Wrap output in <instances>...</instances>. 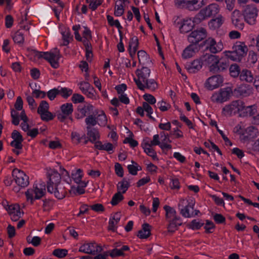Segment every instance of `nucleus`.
<instances>
[{"mask_svg":"<svg viewBox=\"0 0 259 259\" xmlns=\"http://www.w3.org/2000/svg\"><path fill=\"white\" fill-rule=\"evenodd\" d=\"M239 78L242 81L248 83H253L255 80V77H254L252 72L246 69H244L241 71Z\"/></svg>","mask_w":259,"mask_h":259,"instance_id":"31","label":"nucleus"},{"mask_svg":"<svg viewBox=\"0 0 259 259\" xmlns=\"http://www.w3.org/2000/svg\"><path fill=\"white\" fill-rule=\"evenodd\" d=\"M138 58L140 64L144 65L150 61V58L147 53L143 50H140L138 52Z\"/></svg>","mask_w":259,"mask_h":259,"instance_id":"41","label":"nucleus"},{"mask_svg":"<svg viewBox=\"0 0 259 259\" xmlns=\"http://www.w3.org/2000/svg\"><path fill=\"white\" fill-rule=\"evenodd\" d=\"M87 135L90 141L95 144L98 140H99L100 136L99 131L95 128L87 127Z\"/></svg>","mask_w":259,"mask_h":259,"instance_id":"33","label":"nucleus"},{"mask_svg":"<svg viewBox=\"0 0 259 259\" xmlns=\"http://www.w3.org/2000/svg\"><path fill=\"white\" fill-rule=\"evenodd\" d=\"M78 85L83 94L93 87L89 82L85 81L80 82Z\"/></svg>","mask_w":259,"mask_h":259,"instance_id":"61","label":"nucleus"},{"mask_svg":"<svg viewBox=\"0 0 259 259\" xmlns=\"http://www.w3.org/2000/svg\"><path fill=\"white\" fill-rule=\"evenodd\" d=\"M139 46V41L137 37H133L129 43L128 51L131 57L134 56L137 51Z\"/></svg>","mask_w":259,"mask_h":259,"instance_id":"36","label":"nucleus"},{"mask_svg":"<svg viewBox=\"0 0 259 259\" xmlns=\"http://www.w3.org/2000/svg\"><path fill=\"white\" fill-rule=\"evenodd\" d=\"M256 107L254 105L245 106L244 105L243 112L241 113L242 117L250 116L252 117L255 116L256 113Z\"/></svg>","mask_w":259,"mask_h":259,"instance_id":"39","label":"nucleus"},{"mask_svg":"<svg viewBox=\"0 0 259 259\" xmlns=\"http://www.w3.org/2000/svg\"><path fill=\"white\" fill-rule=\"evenodd\" d=\"M94 110V106L90 103H86L83 105H80L78 106V113L76 115L77 119H82L83 117L90 115Z\"/></svg>","mask_w":259,"mask_h":259,"instance_id":"21","label":"nucleus"},{"mask_svg":"<svg viewBox=\"0 0 259 259\" xmlns=\"http://www.w3.org/2000/svg\"><path fill=\"white\" fill-rule=\"evenodd\" d=\"M180 31L183 33L190 31L194 26L193 22L190 19H184L180 23Z\"/></svg>","mask_w":259,"mask_h":259,"instance_id":"30","label":"nucleus"},{"mask_svg":"<svg viewBox=\"0 0 259 259\" xmlns=\"http://www.w3.org/2000/svg\"><path fill=\"white\" fill-rule=\"evenodd\" d=\"M49 110V103L45 100L41 101L39 105V106L37 108V113L38 114H41V113L48 111Z\"/></svg>","mask_w":259,"mask_h":259,"instance_id":"51","label":"nucleus"},{"mask_svg":"<svg viewBox=\"0 0 259 259\" xmlns=\"http://www.w3.org/2000/svg\"><path fill=\"white\" fill-rule=\"evenodd\" d=\"M163 209L165 211V217L167 221L178 217L176 210L172 207L168 205H165Z\"/></svg>","mask_w":259,"mask_h":259,"instance_id":"40","label":"nucleus"},{"mask_svg":"<svg viewBox=\"0 0 259 259\" xmlns=\"http://www.w3.org/2000/svg\"><path fill=\"white\" fill-rule=\"evenodd\" d=\"M7 211L13 221H17L21 217L23 212L21 211L18 204H13L8 206Z\"/></svg>","mask_w":259,"mask_h":259,"instance_id":"20","label":"nucleus"},{"mask_svg":"<svg viewBox=\"0 0 259 259\" xmlns=\"http://www.w3.org/2000/svg\"><path fill=\"white\" fill-rule=\"evenodd\" d=\"M46 193V184L44 182H40L35 184L32 189H28L25 192V195L27 200L33 204L35 200L41 198Z\"/></svg>","mask_w":259,"mask_h":259,"instance_id":"3","label":"nucleus"},{"mask_svg":"<svg viewBox=\"0 0 259 259\" xmlns=\"http://www.w3.org/2000/svg\"><path fill=\"white\" fill-rule=\"evenodd\" d=\"M206 49L211 53L215 54L221 52L223 49V44L222 41L217 42L214 38L209 37L205 40Z\"/></svg>","mask_w":259,"mask_h":259,"instance_id":"18","label":"nucleus"},{"mask_svg":"<svg viewBox=\"0 0 259 259\" xmlns=\"http://www.w3.org/2000/svg\"><path fill=\"white\" fill-rule=\"evenodd\" d=\"M49 181L48 182L47 189L48 192L53 191V187L61 184V176L56 170H51L48 173Z\"/></svg>","mask_w":259,"mask_h":259,"instance_id":"17","label":"nucleus"},{"mask_svg":"<svg viewBox=\"0 0 259 259\" xmlns=\"http://www.w3.org/2000/svg\"><path fill=\"white\" fill-rule=\"evenodd\" d=\"M61 112L57 115V119L61 122H65L67 119L73 121L72 114L73 111V105L71 103L62 104L60 107Z\"/></svg>","mask_w":259,"mask_h":259,"instance_id":"8","label":"nucleus"},{"mask_svg":"<svg viewBox=\"0 0 259 259\" xmlns=\"http://www.w3.org/2000/svg\"><path fill=\"white\" fill-rule=\"evenodd\" d=\"M35 56L38 59L44 58L47 60L54 68H58L59 66L58 61L61 57L59 50L55 48L53 51L50 52H34Z\"/></svg>","mask_w":259,"mask_h":259,"instance_id":"4","label":"nucleus"},{"mask_svg":"<svg viewBox=\"0 0 259 259\" xmlns=\"http://www.w3.org/2000/svg\"><path fill=\"white\" fill-rule=\"evenodd\" d=\"M58 88L59 95H61L65 99L68 98L70 95H72L73 91L67 88Z\"/></svg>","mask_w":259,"mask_h":259,"instance_id":"48","label":"nucleus"},{"mask_svg":"<svg viewBox=\"0 0 259 259\" xmlns=\"http://www.w3.org/2000/svg\"><path fill=\"white\" fill-rule=\"evenodd\" d=\"M153 146L149 144V139L147 138L144 140L142 143V147L144 149V152L151 157L154 160L158 159L157 154L155 150L152 148Z\"/></svg>","mask_w":259,"mask_h":259,"instance_id":"25","label":"nucleus"},{"mask_svg":"<svg viewBox=\"0 0 259 259\" xmlns=\"http://www.w3.org/2000/svg\"><path fill=\"white\" fill-rule=\"evenodd\" d=\"M257 12L258 10L254 6H246L243 12L245 21L250 25L254 24L256 22Z\"/></svg>","mask_w":259,"mask_h":259,"instance_id":"12","label":"nucleus"},{"mask_svg":"<svg viewBox=\"0 0 259 259\" xmlns=\"http://www.w3.org/2000/svg\"><path fill=\"white\" fill-rule=\"evenodd\" d=\"M103 2V0H92L89 4V7L92 11H95Z\"/></svg>","mask_w":259,"mask_h":259,"instance_id":"62","label":"nucleus"},{"mask_svg":"<svg viewBox=\"0 0 259 259\" xmlns=\"http://www.w3.org/2000/svg\"><path fill=\"white\" fill-rule=\"evenodd\" d=\"M42 208L44 211H47L50 209L53 205V202L51 199H44L42 200Z\"/></svg>","mask_w":259,"mask_h":259,"instance_id":"64","label":"nucleus"},{"mask_svg":"<svg viewBox=\"0 0 259 259\" xmlns=\"http://www.w3.org/2000/svg\"><path fill=\"white\" fill-rule=\"evenodd\" d=\"M97 120L98 121V124L100 125L104 126L106 124L107 122V117L103 111L98 115Z\"/></svg>","mask_w":259,"mask_h":259,"instance_id":"56","label":"nucleus"},{"mask_svg":"<svg viewBox=\"0 0 259 259\" xmlns=\"http://www.w3.org/2000/svg\"><path fill=\"white\" fill-rule=\"evenodd\" d=\"M151 226L148 223L142 225V229L138 232V236L140 239H146L151 235Z\"/></svg>","mask_w":259,"mask_h":259,"instance_id":"35","label":"nucleus"},{"mask_svg":"<svg viewBox=\"0 0 259 259\" xmlns=\"http://www.w3.org/2000/svg\"><path fill=\"white\" fill-rule=\"evenodd\" d=\"M231 19L233 24L237 29H243L244 24L242 14L239 10H235L233 12Z\"/></svg>","mask_w":259,"mask_h":259,"instance_id":"23","label":"nucleus"},{"mask_svg":"<svg viewBox=\"0 0 259 259\" xmlns=\"http://www.w3.org/2000/svg\"><path fill=\"white\" fill-rule=\"evenodd\" d=\"M135 73L137 77H135L134 80L136 84H138L139 81H144V80L150 77L151 70L149 68L143 66L141 69H137Z\"/></svg>","mask_w":259,"mask_h":259,"instance_id":"19","label":"nucleus"},{"mask_svg":"<svg viewBox=\"0 0 259 259\" xmlns=\"http://www.w3.org/2000/svg\"><path fill=\"white\" fill-rule=\"evenodd\" d=\"M142 106L144 111L147 113V116L153 121H155V118L151 116V114L153 113L152 107L147 102H143Z\"/></svg>","mask_w":259,"mask_h":259,"instance_id":"52","label":"nucleus"},{"mask_svg":"<svg viewBox=\"0 0 259 259\" xmlns=\"http://www.w3.org/2000/svg\"><path fill=\"white\" fill-rule=\"evenodd\" d=\"M13 39L15 43L22 44L24 41L23 33L20 31H17L13 35Z\"/></svg>","mask_w":259,"mask_h":259,"instance_id":"47","label":"nucleus"},{"mask_svg":"<svg viewBox=\"0 0 259 259\" xmlns=\"http://www.w3.org/2000/svg\"><path fill=\"white\" fill-rule=\"evenodd\" d=\"M121 218L120 212H116L110 218L109 221L108 229L115 231L116 229V225L119 222Z\"/></svg>","mask_w":259,"mask_h":259,"instance_id":"34","label":"nucleus"},{"mask_svg":"<svg viewBox=\"0 0 259 259\" xmlns=\"http://www.w3.org/2000/svg\"><path fill=\"white\" fill-rule=\"evenodd\" d=\"M94 147L98 150L106 151L109 154H112L114 152V147L113 144L110 143L103 144L101 141L98 140L95 142Z\"/></svg>","mask_w":259,"mask_h":259,"instance_id":"29","label":"nucleus"},{"mask_svg":"<svg viewBox=\"0 0 259 259\" xmlns=\"http://www.w3.org/2000/svg\"><path fill=\"white\" fill-rule=\"evenodd\" d=\"M157 105L162 112L167 111L170 108V105L163 100L158 102Z\"/></svg>","mask_w":259,"mask_h":259,"instance_id":"59","label":"nucleus"},{"mask_svg":"<svg viewBox=\"0 0 259 259\" xmlns=\"http://www.w3.org/2000/svg\"><path fill=\"white\" fill-rule=\"evenodd\" d=\"M136 85L139 90L143 91L146 89L150 92H154L158 88L157 81L154 79L150 78V77L144 80V81H139Z\"/></svg>","mask_w":259,"mask_h":259,"instance_id":"15","label":"nucleus"},{"mask_svg":"<svg viewBox=\"0 0 259 259\" xmlns=\"http://www.w3.org/2000/svg\"><path fill=\"white\" fill-rule=\"evenodd\" d=\"M130 187V183L128 181L123 179L121 181L118 182L117 185V192L120 194L125 193Z\"/></svg>","mask_w":259,"mask_h":259,"instance_id":"42","label":"nucleus"},{"mask_svg":"<svg viewBox=\"0 0 259 259\" xmlns=\"http://www.w3.org/2000/svg\"><path fill=\"white\" fill-rule=\"evenodd\" d=\"M32 95L36 98L44 99L47 96V93L44 91L35 89L32 92Z\"/></svg>","mask_w":259,"mask_h":259,"instance_id":"63","label":"nucleus"},{"mask_svg":"<svg viewBox=\"0 0 259 259\" xmlns=\"http://www.w3.org/2000/svg\"><path fill=\"white\" fill-rule=\"evenodd\" d=\"M185 9L189 11H197L199 10L201 6L200 3V0H187Z\"/></svg>","mask_w":259,"mask_h":259,"instance_id":"38","label":"nucleus"},{"mask_svg":"<svg viewBox=\"0 0 259 259\" xmlns=\"http://www.w3.org/2000/svg\"><path fill=\"white\" fill-rule=\"evenodd\" d=\"M58 95H59L58 88H54L47 93V96L51 101L54 100Z\"/></svg>","mask_w":259,"mask_h":259,"instance_id":"57","label":"nucleus"},{"mask_svg":"<svg viewBox=\"0 0 259 259\" xmlns=\"http://www.w3.org/2000/svg\"><path fill=\"white\" fill-rule=\"evenodd\" d=\"M160 136L161 141L160 145L161 149L162 150L171 149V145L169 144L171 142V140L169 138L168 135L164 132H161Z\"/></svg>","mask_w":259,"mask_h":259,"instance_id":"32","label":"nucleus"},{"mask_svg":"<svg viewBox=\"0 0 259 259\" xmlns=\"http://www.w3.org/2000/svg\"><path fill=\"white\" fill-rule=\"evenodd\" d=\"M203 225V223H201L197 221L196 220H194L190 223L189 225V228L193 230H199Z\"/></svg>","mask_w":259,"mask_h":259,"instance_id":"60","label":"nucleus"},{"mask_svg":"<svg viewBox=\"0 0 259 259\" xmlns=\"http://www.w3.org/2000/svg\"><path fill=\"white\" fill-rule=\"evenodd\" d=\"M253 93V89L250 85L242 83L234 90L235 96L238 98L247 97Z\"/></svg>","mask_w":259,"mask_h":259,"instance_id":"13","label":"nucleus"},{"mask_svg":"<svg viewBox=\"0 0 259 259\" xmlns=\"http://www.w3.org/2000/svg\"><path fill=\"white\" fill-rule=\"evenodd\" d=\"M85 138L84 134H80L77 132H72L71 133V140L72 144L75 145L81 144L82 140Z\"/></svg>","mask_w":259,"mask_h":259,"instance_id":"37","label":"nucleus"},{"mask_svg":"<svg viewBox=\"0 0 259 259\" xmlns=\"http://www.w3.org/2000/svg\"><path fill=\"white\" fill-rule=\"evenodd\" d=\"M130 248L127 245H123L120 248H115L108 251V256L112 258L124 256L125 255L124 252L128 251Z\"/></svg>","mask_w":259,"mask_h":259,"instance_id":"28","label":"nucleus"},{"mask_svg":"<svg viewBox=\"0 0 259 259\" xmlns=\"http://www.w3.org/2000/svg\"><path fill=\"white\" fill-rule=\"evenodd\" d=\"M230 74L233 77H237L240 75V71L239 66L236 64H232L229 68Z\"/></svg>","mask_w":259,"mask_h":259,"instance_id":"46","label":"nucleus"},{"mask_svg":"<svg viewBox=\"0 0 259 259\" xmlns=\"http://www.w3.org/2000/svg\"><path fill=\"white\" fill-rule=\"evenodd\" d=\"M53 191L49 192L50 193H54L55 196L58 199H62L65 197L67 194V190L63 184L55 185L53 187Z\"/></svg>","mask_w":259,"mask_h":259,"instance_id":"26","label":"nucleus"},{"mask_svg":"<svg viewBox=\"0 0 259 259\" xmlns=\"http://www.w3.org/2000/svg\"><path fill=\"white\" fill-rule=\"evenodd\" d=\"M12 176L15 182L19 187L25 188L29 184V177L23 171L18 168L13 169Z\"/></svg>","mask_w":259,"mask_h":259,"instance_id":"9","label":"nucleus"},{"mask_svg":"<svg viewBox=\"0 0 259 259\" xmlns=\"http://www.w3.org/2000/svg\"><path fill=\"white\" fill-rule=\"evenodd\" d=\"M72 179L77 184H80L81 182V179L82 177V171L80 169L73 171L71 174Z\"/></svg>","mask_w":259,"mask_h":259,"instance_id":"44","label":"nucleus"},{"mask_svg":"<svg viewBox=\"0 0 259 259\" xmlns=\"http://www.w3.org/2000/svg\"><path fill=\"white\" fill-rule=\"evenodd\" d=\"M170 180L169 186L170 188L171 189L179 190L180 188V183L179 179L177 178H171Z\"/></svg>","mask_w":259,"mask_h":259,"instance_id":"58","label":"nucleus"},{"mask_svg":"<svg viewBox=\"0 0 259 259\" xmlns=\"http://www.w3.org/2000/svg\"><path fill=\"white\" fill-rule=\"evenodd\" d=\"M206 36V31L203 28H199L192 31L188 36V40L191 44H198V42Z\"/></svg>","mask_w":259,"mask_h":259,"instance_id":"14","label":"nucleus"},{"mask_svg":"<svg viewBox=\"0 0 259 259\" xmlns=\"http://www.w3.org/2000/svg\"><path fill=\"white\" fill-rule=\"evenodd\" d=\"M195 202L193 200L180 199L178 208L180 210V213L185 218L193 217L194 206Z\"/></svg>","mask_w":259,"mask_h":259,"instance_id":"6","label":"nucleus"},{"mask_svg":"<svg viewBox=\"0 0 259 259\" xmlns=\"http://www.w3.org/2000/svg\"><path fill=\"white\" fill-rule=\"evenodd\" d=\"M85 122L87 127L95 126L97 123V120L93 115H89L85 119Z\"/></svg>","mask_w":259,"mask_h":259,"instance_id":"55","label":"nucleus"},{"mask_svg":"<svg viewBox=\"0 0 259 259\" xmlns=\"http://www.w3.org/2000/svg\"><path fill=\"white\" fill-rule=\"evenodd\" d=\"M68 253V250L66 249H56L53 251V255L59 257L63 258L66 256Z\"/></svg>","mask_w":259,"mask_h":259,"instance_id":"53","label":"nucleus"},{"mask_svg":"<svg viewBox=\"0 0 259 259\" xmlns=\"http://www.w3.org/2000/svg\"><path fill=\"white\" fill-rule=\"evenodd\" d=\"M244 103L241 100L232 101L230 104L226 105L222 110L223 114L225 116H231L239 114L242 116L241 113L243 112Z\"/></svg>","mask_w":259,"mask_h":259,"instance_id":"5","label":"nucleus"},{"mask_svg":"<svg viewBox=\"0 0 259 259\" xmlns=\"http://www.w3.org/2000/svg\"><path fill=\"white\" fill-rule=\"evenodd\" d=\"M123 199L124 196L123 195L120 194V192H117L113 196L110 203L113 206H115L123 200Z\"/></svg>","mask_w":259,"mask_h":259,"instance_id":"50","label":"nucleus"},{"mask_svg":"<svg viewBox=\"0 0 259 259\" xmlns=\"http://www.w3.org/2000/svg\"><path fill=\"white\" fill-rule=\"evenodd\" d=\"M167 231L170 233H174L178 229L179 226L182 225V220L180 217L169 220Z\"/></svg>","mask_w":259,"mask_h":259,"instance_id":"27","label":"nucleus"},{"mask_svg":"<svg viewBox=\"0 0 259 259\" xmlns=\"http://www.w3.org/2000/svg\"><path fill=\"white\" fill-rule=\"evenodd\" d=\"M248 52V48L244 42L238 41L233 47L232 51H225V56L233 61H240Z\"/></svg>","mask_w":259,"mask_h":259,"instance_id":"2","label":"nucleus"},{"mask_svg":"<svg viewBox=\"0 0 259 259\" xmlns=\"http://www.w3.org/2000/svg\"><path fill=\"white\" fill-rule=\"evenodd\" d=\"M203 63L208 67L210 72L219 73L227 70L229 67L228 61L224 58L218 56L206 54L201 57Z\"/></svg>","mask_w":259,"mask_h":259,"instance_id":"1","label":"nucleus"},{"mask_svg":"<svg viewBox=\"0 0 259 259\" xmlns=\"http://www.w3.org/2000/svg\"><path fill=\"white\" fill-rule=\"evenodd\" d=\"M84 30L82 32V38H83L82 42L83 45L85 42L90 43V41L92 39L91 31L87 26L83 27Z\"/></svg>","mask_w":259,"mask_h":259,"instance_id":"45","label":"nucleus"},{"mask_svg":"<svg viewBox=\"0 0 259 259\" xmlns=\"http://www.w3.org/2000/svg\"><path fill=\"white\" fill-rule=\"evenodd\" d=\"M203 63L201 58L200 59H195L192 62L186 63L185 68L189 73H195L201 69Z\"/></svg>","mask_w":259,"mask_h":259,"instance_id":"22","label":"nucleus"},{"mask_svg":"<svg viewBox=\"0 0 259 259\" xmlns=\"http://www.w3.org/2000/svg\"><path fill=\"white\" fill-rule=\"evenodd\" d=\"M107 20L108 24L111 26H115L118 29L119 33H122L120 30L122 28V27L118 20H114L113 17L109 15L107 16Z\"/></svg>","mask_w":259,"mask_h":259,"instance_id":"43","label":"nucleus"},{"mask_svg":"<svg viewBox=\"0 0 259 259\" xmlns=\"http://www.w3.org/2000/svg\"><path fill=\"white\" fill-rule=\"evenodd\" d=\"M102 250V247L94 241L84 243L79 248L80 252L93 255L101 253Z\"/></svg>","mask_w":259,"mask_h":259,"instance_id":"10","label":"nucleus"},{"mask_svg":"<svg viewBox=\"0 0 259 259\" xmlns=\"http://www.w3.org/2000/svg\"><path fill=\"white\" fill-rule=\"evenodd\" d=\"M85 49V57L88 61H91L93 57L92 52V48L91 43L85 42V45H83Z\"/></svg>","mask_w":259,"mask_h":259,"instance_id":"49","label":"nucleus"},{"mask_svg":"<svg viewBox=\"0 0 259 259\" xmlns=\"http://www.w3.org/2000/svg\"><path fill=\"white\" fill-rule=\"evenodd\" d=\"M40 118L42 120L45 121H49L53 120L55 115L53 114L49 110H48L41 114H40Z\"/></svg>","mask_w":259,"mask_h":259,"instance_id":"54","label":"nucleus"},{"mask_svg":"<svg viewBox=\"0 0 259 259\" xmlns=\"http://www.w3.org/2000/svg\"><path fill=\"white\" fill-rule=\"evenodd\" d=\"M200 49L198 44H191L183 51L182 57L184 59H188L193 57Z\"/></svg>","mask_w":259,"mask_h":259,"instance_id":"24","label":"nucleus"},{"mask_svg":"<svg viewBox=\"0 0 259 259\" xmlns=\"http://www.w3.org/2000/svg\"><path fill=\"white\" fill-rule=\"evenodd\" d=\"M232 94V89L229 87L221 89L212 94L211 100L213 102L223 103L229 100Z\"/></svg>","mask_w":259,"mask_h":259,"instance_id":"11","label":"nucleus"},{"mask_svg":"<svg viewBox=\"0 0 259 259\" xmlns=\"http://www.w3.org/2000/svg\"><path fill=\"white\" fill-rule=\"evenodd\" d=\"M220 11L219 6L217 4H211L200 10L196 16V18L200 21L217 15Z\"/></svg>","mask_w":259,"mask_h":259,"instance_id":"7","label":"nucleus"},{"mask_svg":"<svg viewBox=\"0 0 259 259\" xmlns=\"http://www.w3.org/2000/svg\"><path fill=\"white\" fill-rule=\"evenodd\" d=\"M223 82V78L221 75H215L209 77L206 80L204 86L208 90H213L218 88L222 85Z\"/></svg>","mask_w":259,"mask_h":259,"instance_id":"16","label":"nucleus"}]
</instances>
